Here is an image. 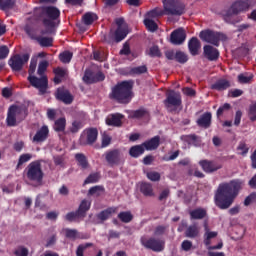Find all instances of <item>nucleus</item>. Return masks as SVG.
<instances>
[{
  "mask_svg": "<svg viewBox=\"0 0 256 256\" xmlns=\"http://www.w3.org/2000/svg\"><path fill=\"white\" fill-rule=\"evenodd\" d=\"M241 180H232L229 183L220 184L215 194V204L219 209H229L235 198L241 191Z\"/></svg>",
  "mask_w": 256,
  "mask_h": 256,
  "instance_id": "obj_1",
  "label": "nucleus"
},
{
  "mask_svg": "<svg viewBox=\"0 0 256 256\" xmlns=\"http://www.w3.org/2000/svg\"><path fill=\"white\" fill-rule=\"evenodd\" d=\"M109 98L120 105H128L133 99V81L125 80L117 83L109 94Z\"/></svg>",
  "mask_w": 256,
  "mask_h": 256,
  "instance_id": "obj_2",
  "label": "nucleus"
},
{
  "mask_svg": "<svg viewBox=\"0 0 256 256\" xmlns=\"http://www.w3.org/2000/svg\"><path fill=\"white\" fill-rule=\"evenodd\" d=\"M27 115H29L27 107L17 105L10 106L6 117L7 127H16L17 122L21 123V121L27 119Z\"/></svg>",
  "mask_w": 256,
  "mask_h": 256,
  "instance_id": "obj_3",
  "label": "nucleus"
},
{
  "mask_svg": "<svg viewBox=\"0 0 256 256\" xmlns=\"http://www.w3.org/2000/svg\"><path fill=\"white\" fill-rule=\"evenodd\" d=\"M164 14L181 17L185 14V4L181 0H162Z\"/></svg>",
  "mask_w": 256,
  "mask_h": 256,
  "instance_id": "obj_4",
  "label": "nucleus"
},
{
  "mask_svg": "<svg viewBox=\"0 0 256 256\" xmlns=\"http://www.w3.org/2000/svg\"><path fill=\"white\" fill-rule=\"evenodd\" d=\"M26 177L28 181L41 185L43 183V168H41V162H31L26 168Z\"/></svg>",
  "mask_w": 256,
  "mask_h": 256,
  "instance_id": "obj_5",
  "label": "nucleus"
},
{
  "mask_svg": "<svg viewBox=\"0 0 256 256\" xmlns=\"http://www.w3.org/2000/svg\"><path fill=\"white\" fill-rule=\"evenodd\" d=\"M199 37L205 43H210L215 47H219L220 41H227V35L221 32H215L211 29L202 30L199 34Z\"/></svg>",
  "mask_w": 256,
  "mask_h": 256,
  "instance_id": "obj_6",
  "label": "nucleus"
},
{
  "mask_svg": "<svg viewBox=\"0 0 256 256\" xmlns=\"http://www.w3.org/2000/svg\"><path fill=\"white\" fill-rule=\"evenodd\" d=\"M182 103H183V100L181 98V93L175 90H170L166 94L164 105L167 111H169V113H175V111H177V108L181 107Z\"/></svg>",
  "mask_w": 256,
  "mask_h": 256,
  "instance_id": "obj_7",
  "label": "nucleus"
},
{
  "mask_svg": "<svg viewBox=\"0 0 256 256\" xmlns=\"http://www.w3.org/2000/svg\"><path fill=\"white\" fill-rule=\"evenodd\" d=\"M42 15L47 17L42 20L44 27H55V21L61 17V11L55 6H46L42 8Z\"/></svg>",
  "mask_w": 256,
  "mask_h": 256,
  "instance_id": "obj_8",
  "label": "nucleus"
},
{
  "mask_svg": "<svg viewBox=\"0 0 256 256\" xmlns=\"http://www.w3.org/2000/svg\"><path fill=\"white\" fill-rule=\"evenodd\" d=\"M249 9V1L248 0H238L234 2L229 10L226 12L224 19L227 23H232L235 25L236 21H231L232 15H239L242 11H247Z\"/></svg>",
  "mask_w": 256,
  "mask_h": 256,
  "instance_id": "obj_9",
  "label": "nucleus"
},
{
  "mask_svg": "<svg viewBox=\"0 0 256 256\" xmlns=\"http://www.w3.org/2000/svg\"><path fill=\"white\" fill-rule=\"evenodd\" d=\"M140 243L145 249L154 251V253H161L165 249V241L155 237L147 238L143 236L140 239Z\"/></svg>",
  "mask_w": 256,
  "mask_h": 256,
  "instance_id": "obj_10",
  "label": "nucleus"
},
{
  "mask_svg": "<svg viewBox=\"0 0 256 256\" xmlns=\"http://www.w3.org/2000/svg\"><path fill=\"white\" fill-rule=\"evenodd\" d=\"M28 81L32 87L38 89L39 95H45L47 93V89H49V79L47 76H41L40 78L37 76H28Z\"/></svg>",
  "mask_w": 256,
  "mask_h": 256,
  "instance_id": "obj_11",
  "label": "nucleus"
},
{
  "mask_svg": "<svg viewBox=\"0 0 256 256\" xmlns=\"http://www.w3.org/2000/svg\"><path fill=\"white\" fill-rule=\"evenodd\" d=\"M29 57V54H16L9 59L8 65L11 67L12 71H23L24 65L29 63Z\"/></svg>",
  "mask_w": 256,
  "mask_h": 256,
  "instance_id": "obj_12",
  "label": "nucleus"
},
{
  "mask_svg": "<svg viewBox=\"0 0 256 256\" xmlns=\"http://www.w3.org/2000/svg\"><path fill=\"white\" fill-rule=\"evenodd\" d=\"M98 136L99 131L97 128H86L80 136V145H93Z\"/></svg>",
  "mask_w": 256,
  "mask_h": 256,
  "instance_id": "obj_13",
  "label": "nucleus"
},
{
  "mask_svg": "<svg viewBox=\"0 0 256 256\" xmlns=\"http://www.w3.org/2000/svg\"><path fill=\"white\" fill-rule=\"evenodd\" d=\"M165 57L169 61H176L177 63H180L181 65H185L187 61H189V56L183 51L177 50H168L165 52Z\"/></svg>",
  "mask_w": 256,
  "mask_h": 256,
  "instance_id": "obj_14",
  "label": "nucleus"
},
{
  "mask_svg": "<svg viewBox=\"0 0 256 256\" xmlns=\"http://www.w3.org/2000/svg\"><path fill=\"white\" fill-rule=\"evenodd\" d=\"M187 39V33L183 28H178L174 30L170 35V41L172 45H183Z\"/></svg>",
  "mask_w": 256,
  "mask_h": 256,
  "instance_id": "obj_15",
  "label": "nucleus"
},
{
  "mask_svg": "<svg viewBox=\"0 0 256 256\" xmlns=\"http://www.w3.org/2000/svg\"><path fill=\"white\" fill-rule=\"evenodd\" d=\"M57 101H61L65 105H71L73 103V95L65 88H58L55 93Z\"/></svg>",
  "mask_w": 256,
  "mask_h": 256,
  "instance_id": "obj_16",
  "label": "nucleus"
},
{
  "mask_svg": "<svg viewBox=\"0 0 256 256\" xmlns=\"http://www.w3.org/2000/svg\"><path fill=\"white\" fill-rule=\"evenodd\" d=\"M159 145H161V136L159 135L154 136L142 143V147H144L145 151H157V149H159Z\"/></svg>",
  "mask_w": 256,
  "mask_h": 256,
  "instance_id": "obj_17",
  "label": "nucleus"
},
{
  "mask_svg": "<svg viewBox=\"0 0 256 256\" xmlns=\"http://www.w3.org/2000/svg\"><path fill=\"white\" fill-rule=\"evenodd\" d=\"M199 165L200 167H202L205 173H213L215 171H218V169H221V167H223L221 163L216 161H200Z\"/></svg>",
  "mask_w": 256,
  "mask_h": 256,
  "instance_id": "obj_18",
  "label": "nucleus"
},
{
  "mask_svg": "<svg viewBox=\"0 0 256 256\" xmlns=\"http://www.w3.org/2000/svg\"><path fill=\"white\" fill-rule=\"evenodd\" d=\"M123 114L115 113L110 114L106 118V125L109 127H121L123 125Z\"/></svg>",
  "mask_w": 256,
  "mask_h": 256,
  "instance_id": "obj_19",
  "label": "nucleus"
},
{
  "mask_svg": "<svg viewBox=\"0 0 256 256\" xmlns=\"http://www.w3.org/2000/svg\"><path fill=\"white\" fill-rule=\"evenodd\" d=\"M113 213H117V207H109L102 210L100 213L96 214V217L100 222H94V224L99 225V223H105V221H107V219H109Z\"/></svg>",
  "mask_w": 256,
  "mask_h": 256,
  "instance_id": "obj_20",
  "label": "nucleus"
},
{
  "mask_svg": "<svg viewBox=\"0 0 256 256\" xmlns=\"http://www.w3.org/2000/svg\"><path fill=\"white\" fill-rule=\"evenodd\" d=\"M204 57L208 59V61H217L219 59V50L211 45H205L203 47Z\"/></svg>",
  "mask_w": 256,
  "mask_h": 256,
  "instance_id": "obj_21",
  "label": "nucleus"
},
{
  "mask_svg": "<svg viewBox=\"0 0 256 256\" xmlns=\"http://www.w3.org/2000/svg\"><path fill=\"white\" fill-rule=\"evenodd\" d=\"M130 119H149L151 113L145 107H140L137 110H132L129 114Z\"/></svg>",
  "mask_w": 256,
  "mask_h": 256,
  "instance_id": "obj_22",
  "label": "nucleus"
},
{
  "mask_svg": "<svg viewBox=\"0 0 256 256\" xmlns=\"http://www.w3.org/2000/svg\"><path fill=\"white\" fill-rule=\"evenodd\" d=\"M49 137V127L42 126L34 135L33 143H43Z\"/></svg>",
  "mask_w": 256,
  "mask_h": 256,
  "instance_id": "obj_23",
  "label": "nucleus"
},
{
  "mask_svg": "<svg viewBox=\"0 0 256 256\" xmlns=\"http://www.w3.org/2000/svg\"><path fill=\"white\" fill-rule=\"evenodd\" d=\"M211 119H213L211 112H205L198 118L196 123L198 127H202V129H209V127H211Z\"/></svg>",
  "mask_w": 256,
  "mask_h": 256,
  "instance_id": "obj_24",
  "label": "nucleus"
},
{
  "mask_svg": "<svg viewBox=\"0 0 256 256\" xmlns=\"http://www.w3.org/2000/svg\"><path fill=\"white\" fill-rule=\"evenodd\" d=\"M140 193H142L144 197H155V190L153 189V184L149 182H141Z\"/></svg>",
  "mask_w": 256,
  "mask_h": 256,
  "instance_id": "obj_25",
  "label": "nucleus"
},
{
  "mask_svg": "<svg viewBox=\"0 0 256 256\" xmlns=\"http://www.w3.org/2000/svg\"><path fill=\"white\" fill-rule=\"evenodd\" d=\"M188 49L191 55H199V49H201V42L197 37H192L188 42Z\"/></svg>",
  "mask_w": 256,
  "mask_h": 256,
  "instance_id": "obj_26",
  "label": "nucleus"
},
{
  "mask_svg": "<svg viewBox=\"0 0 256 256\" xmlns=\"http://www.w3.org/2000/svg\"><path fill=\"white\" fill-rule=\"evenodd\" d=\"M231 87V82L227 79H219L211 85V89L214 91H227Z\"/></svg>",
  "mask_w": 256,
  "mask_h": 256,
  "instance_id": "obj_27",
  "label": "nucleus"
},
{
  "mask_svg": "<svg viewBox=\"0 0 256 256\" xmlns=\"http://www.w3.org/2000/svg\"><path fill=\"white\" fill-rule=\"evenodd\" d=\"M204 245L206 247H209L211 245V239H215L219 233L215 231H210L209 226L207 225V222L204 223Z\"/></svg>",
  "mask_w": 256,
  "mask_h": 256,
  "instance_id": "obj_28",
  "label": "nucleus"
},
{
  "mask_svg": "<svg viewBox=\"0 0 256 256\" xmlns=\"http://www.w3.org/2000/svg\"><path fill=\"white\" fill-rule=\"evenodd\" d=\"M207 217V210L204 208H196L190 211V219L201 220Z\"/></svg>",
  "mask_w": 256,
  "mask_h": 256,
  "instance_id": "obj_29",
  "label": "nucleus"
},
{
  "mask_svg": "<svg viewBox=\"0 0 256 256\" xmlns=\"http://www.w3.org/2000/svg\"><path fill=\"white\" fill-rule=\"evenodd\" d=\"M145 153V148L143 144L132 146L129 149V155L130 157H133L134 159H137L138 157H141Z\"/></svg>",
  "mask_w": 256,
  "mask_h": 256,
  "instance_id": "obj_30",
  "label": "nucleus"
},
{
  "mask_svg": "<svg viewBox=\"0 0 256 256\" xmlns=\"http://www.w3.org/2000/svg\"><path fill=\"white\" fill-rule=\"evenodd\" d=\"M65 219H66V221H69V223H73V222L79 223V221H83V219H85V218L81 213H79L76 210V211L67 213L65 216Z\"/></svg>",
  "mask_w": 256,
  "mask_h": 256,
  "instance_id": "obj_31",
  "label": "nucleus"
},
{
  "mask_svg": "<svg viewBox=\"0 0 256 256\" xmlns=\"http://www.w3.org/2000/svg\"><path fill=\"white\" fill-rule=\"evenodd\" d=\"M106 161H119L121 159V150L114 149L105 153Z\"/></svg>",
  "mask_w": 256,
  "mask_h": 256,
  "instance_id": "obj_32",
  "label": "nucleus"
},
{
  "mask_svg": "<svg viewBox=\"0 0 256 256\" xmlns=\"http://www.w3.org/2000/svg\"><path fill=\"white\" fill-rule=\"evenodd\" d=\"M125 37H127V29L121 26L117 27V29L114 32V39L116 43H121V41H123Z\"/></svg>",
  "mask_w": 256,
  "mask_h": 256,
  "instance_id": "obj_33",
  "label": "nucleus"
},
{
  "mask_svg": "<svg viewBox=\"0 0 256 256\" xmlns=\"http://www.w3.org/2000/svg\"><path fill=\"white\" fill-rule=\"evenodd\" d=\"M185 237L189 239H195V237H199V227L196 224L190 225L185 231Z\"/></svg>",
  "mask_w": 256,
  "mask_h": 256,
  "instance_id": "obj_34",
  "label": "nucleus"
},
{
  "mask_svg": "<svg viewBox=\"0 0 256 256\" xmlns=\"http://www.w3.org/2000/svg\"><path fill=\"white\" fill-rule=\"evenodd\" d=\"M91 209V202L89 200L84 199L81 201L77 211L84 216V218L87 217V211Z\"/></svg>",
  "mask_w": 256,
  "mask_h": 256,
  "instance_id": "obj_35",
  "label": "nucleus"
},
{
  "mask_svg": "<svg viewBox=\"0 0 256 256\" xmlns=\"http://www.w3.org/2000/svg\"><path fill=\"white\" fill-rule=\"evenodd\" d=\"M36 41L40 47H53V37L38 36Z\"/></svg>",
  "mask_w": 256,
  "mask_h": 256,
  "instance_id": "obj_36",
  "label": "nucleus"
},
{
  "mask_svg": "<svg viewBox=\"0 0 256 256\" xmlns=\"http://www.w3.org/2000/svg\"><path fill=\"white\" fill-rule=\"evenodd\" d=\"M65 127H67V120L65 119V117L57 119L54 123V130L57 133L65 131Z\"/></svg>",
  "mask_w": 256,
  "mask_h": 256,
  "instance_id": "obj_37",
  "label": "nucleus"
},
{
  "mask_svg": "<svg viewBox=\"0 0 256 256\" xmlns=\"http://www.w3.org/2000/svg\"><path fill=\"white\" fill-rule=\"evenodd\" d=\"M165 15V10L161 8H154L147 12L146 17L147 19H157V17H163Z\"/></svg>",
  "mask_w": 256,
  "mask_h": 256,
  "instance_id": "obj_38",
  "label": "nucleus"
},
{
  "mask_svg": "<svg viewBox=\"0 0 256 256\" xmlns=\"http://www.w3.org/2000/svg\"><path fill=\"white\" fill-rule=\"evenodd\" d=\"M144 25L150 33H155V31L159 29V25H157V23L151 18H145Z\"/></svg>",
  "mask_w": 256,
  "mask_h": 256,
  "instance_id": "obj_39",
  "label": "nucleus"
},
{
  "mask_svg": "<svg viewBox=\"0 0 256 256\" xmlns=\"http://www.w3.org/2000/svg\"><path fill=\"white\" fill-rule=\"evenodd\" d=\"M183 140L188 143V145H194L197 147L199 145V136L195 134L185 135L183 136Z\"/></svg>",
  "mask_w": 256,
  "mask_h": 256,
  "instance_id": "obj_40",
  "label": "nucleus"
},
{
  "mask_svg": "<svg viewBox=\"0 0 256 256\" xmlns=\"http://www.w3.org/2000/svg\"><path fill=\"white\" fill-rule=\"evenodd\" d=\"M82 19H83L84 25H93V23L97 21L98 17L96 16V14L88 12L83 15Z\"/></svg>",
  "mask_w": 256,
  "mask_h": 256,
  "instance_id": "obj_41",
  "label": "nucleus"
},
{
  "mask_svg": "<svg viewBox=\"0 0 256 256\" xmlns=\"http://www.w3.org/2000/svg\"><path fill=\"white\" fill-rule=\"evenodd\" d=\"M118 219H120L122 223H131L133 221V214H131L130 211L120 212Z\"/></svg>",
  "mask_w": 256,
  "mask_h": 256,
  "instance_id": "obj_42",
  "label": "nucleus"
},
{
  "mask_svg": "<svg viewBox=\"0 0 256 256\" xmlns=\"http://www.w3.org/2000/svg\"><path fill=\"white\" fill-rule=\"evenodd\" d=\"M101 179V174L98 172L90 174L83 183V186L89 185L91 183H98V181Z\"/></svg>",
  "mask_w": 256,
  "mask_h": 256,
  "instance_id": "obj_43",
  "label": "nucleus"
},
{
  "mask_svg": "<svg viewBox=\"0 0 256 256\" xmlns=\"http://www.w3.org/2000/svg\"><path fill=\"white\" fill-rule=\"evenodd\" d=\"M128 73H129V75H132V76L133 75H143L144 73H147V66L142 65V66L130 68Z\"/></svg>",
  "mask_w": 256,
  "mask_h": 256,
  "instance_id": "obj_44",
  "label": "nucleus"
},
{
  "mask_svg": "<svg viewBox=\"0 0 256 256\" xmlns=\"http://www.w3.org/2000/svg\"><path fill=\"white\" fill-rule=\"evenodd\" d=\"M83 127H85V124L83 123L82 120H74L72 122V126L70 127V132L71 133H79V131H81V129H83Z\"/></svg>",
  "mask_w": 256,
  "mask_h": 256,
  "instance_id": "obj_45",
  "label": "nucleus"
},
{
  "mask_svg": "<svg viewBox=\"0 0 256 256\" xmlns=\"http://www.w3.org/2000/svg\"><path fill=\"white\" fill-rule=\"evenodd\" d=\"M59 59L61 63H71V59H73V53L70 51H64L59 54Z\"/></svg>",
  "mask_w": 256,
  "mask_h": 256,
  "instance_id": "obj_46",
  "label": "nucleus"
},
{
  "mask_svg": "<svg viewBox=\"0 0 256 256\" xmlns=\"http://www.w3.org/2000/svg\"><path fill=\"white\" fill-rule=\"evenodd\" d=\"M101 193H105L103 186H94L88 190V195H96V197H101Z\"/></svg>",
  "mask_w": 256,
  "mask_h": 256,
  "instance_id": "obj_47",
  "label": "nucleus"
},
{
  "mask_svg": "<svg viewBox=\"0 0 256 256\" xmlns=\"http://www.w3.org/2000/svg\"><path fill=\"white\" fill-rule=\"evenodd\" d=\"M83 81L84 83L88 84L95 83V73H93V71L91 70H86L83 77Z\"/></svg>",
  "mask_w": 256,
  "mask_h": 256,
  "instance_id": "obj_48",
  "label": "nucleus"
},
{
  "mask_svg": "<svg viewBox=\"0 0 256 256\" xmlns=\"http://www.w3.org/2000/svg\"><path fill=\"white\" fill-rule=\"evenodd\" d=\"M24 31H25V33L28 35V37H30V39H33L34 41H36L37 38L39 37V36H37V35L35 34V28H33V26H31V25H29V24H27V25L24 27Z\"/></svg>",
  "mask_w": 256,
  "mask_h": 256,
  "instance_id": "obj_49",
  "label": "nucleus"
},
{
  "mask_svg": "<svg viewBox=\"0 0 256 256\" xmlns=\"http://www.w3.org/2000/svg\"><path fill=\"white\" fill-rule=\"evenodd\" d=\"M248 117L250 121L252 122L256 121V101L250 104L249 110H248Z\"/></svg>",
  "mask_w": 256,
  "mask_h": 256,
  "instance_id": "obj_50",
  "label": "nucleus"
},
{
  "mask_svg": "<svg viewBox=\"0 0 256 256\" xmlns=\"http://www.w3.org/2000/svg\"><path fill=\"white\" fill-rule=\"evenodd\" d=\"M89 247H93V243H85V244H80L78 247H77V250H76V256H84L83 253H85V249H89Z\"/></svg>",
  "mask_w": 256,
  "mask_h": 256,
  "instance_id": "obj_51",
  "label": "nucleus"
},
{
  "mask_svg": "<svg viewBox=\"0 0 256 256\" xmlns=\"http://www.w3.org/2000/svg\"><path fill=\"white\" fill-rule=\"evenodd\" d=\"M15 5V0H0V9L2 11H7V9H11Z\"/></svg>",
  "mask_w": 256,
  "mask_h": 256,
  "instance_id": "obj_52",
  "label": "nucleus"
},
{
  "mask_svg": "<svg viewBox=\"0 0 256 256\" xmlns=\"http://www.w3.org/2000/svg\"><path fill=\"white\" fill-rule=\"evenodd\" d=\"M48 65L49 63L47 61H42L39 63L37 73L40 75V77H46L45 72L47 71Z\"/></svg>",
  "mask_w": 256,
  "mask_h": 256,
  "instance_id": "obj_53",
  "label": "nucleus"
},
{
  "mask_svg": "<svg viewBox=\"0 0 256 256\" xmlns=\"http://www.w3.org/2000/svg\"><path fill=\"white\" fill-rule=\"evenodd\" d=\"M237 151L240 153V155H247L249 153V146H247L245 141H241L237 147Z\"/></svg>",
  "mask_w": 256,
  "mask_h": 256,
  "instance_id": "obj_54",
  "label": "nucleus"
},
{
  "mask_svg": "<svg viewBox=\"0 0 256 256\" xmlns=\"http://www.w3.org/2000/svg\"><path fill=\"white\" fill-rule=\"evenodd\" d=\"M146 177L150 180V181H161V174H159V172H147L146 173Z\"/></svg>",
  "mask_w": 256,
  "mask_h": 256,
  "instance_id": "obj_55",
  "label": "nucleus"
},
{
  "mask_svg": "<svg viewBox=\"0 0 256 256\" xmlns=\"http://www.w3.org/2000/svg\"><path fill=\"white\" fill-rule=\"evenodd\" d=\"M14 255L16 256H29V249L24 246H19L15 251Z\"/></svg>",
  "mask_w": 256,
  "mask_h": 256,
  "instance_id": "obj_56",
  "label": "nucleus"
},
{
  "mask_svg": "<svg viewBox=\"0 0 256 256\" xmlns=\"http://www.w3.org/2000/svg\"><path fill=\"white\" fill-rule=\"evenodd\" d=\"M161 50L159 49V46L154 45L150 47L149 49V56L150 57H161Z\"/></svg>",
  "mask_w": 256,
  "mask_h": 256,
  "instance_id": "obj_57",
  "label": "nucleus"
},
{
  "mask_svg": "<svg viewBox=\"0 0 256 256\" xmlns=\"http://www.w3.org/2000/svg\"><path fill=\"white\" fill-rule=\"evenodd\" d=\"M188 175L198 177V179H203V177H205V174H203V172L197 170V168H190L188 170Z\"/></svg>",
  "mask_w": 256,
  "mask_h": 256,
  "instance_id": "obj_58",
  "label": "nucleus"
},
{
  "mask_svg": "<svg viewBox=\"0 0 256 256\" xmlns=\"http://www.w3.org/2000/svg\"><path fill=\"white\" fill-rule=\"evenodd\" d=\"M251 203H256V192L251 193L244 200L245 207H249Z\"/></svg>",
  "mask_w": 256,
  "mask_h": 256,
  "instance_id": "obj_59",
  "label": "nucleus"
},
{
  "mask_svg": "<svg viewBox=\"0 0 256 256\" xmlns=\"http://www.w3.org/2000/svg\"><path fill=\"white\" fill-rule=\"evenodd\" d=\"M253 79V75L245 76V74L238 75V83L245 85Z\"/></svg>",
  "mask_w": 256,
  "mask_h": 256,
  "instance_id": "obj_60",
  "label": "nucleus"
},
{
  "mask_svg": "<svg viewBox=\"0 0 256 256\" xmlns=\"http://www.w3.org/2000/svg\"><path fill=\"white\" fill-rule=\"evenodd\" d=\"M243 95V90L241 89H232L228 91V97H232V99H237V97H241Z\"/></svg>",
  "mask_w": 256,
  "mask_h": 256,
  "instance_id": "obj_61",
  "label": "nucleus"
},
{
  "mask_svg": "<svg viewBox=\"0 0 256 256\" xmlns=\"http://www.w3.org/2000/svg\"><path fill=\"white\" fill-rule=\"evenodd\" d=\"M231 109V104L225 103L224 105L220 106L216 112L217 117H221L225 111H229Z\"/></svg>",
  "mask_w": 256,
  "mask_h": 256,
  "instance_id": "obj_62",
  "label": "nucleus"
},
{
  "mask_svg": "<svg viewBox=\"0 0 256 256\" xmlns=\"http://www.w3.org/2000/svg\"><path fill=\"white\" fill-rule=\"evenodd\" d=\"M65 231L67 239H77V235H79V232L75 229L67 228Z\"/></svg>",
  "mask_w": 256,
  "mask_h": 256,
  "instance_id": "obj_63",
  "label": "nucleus"
},
{
  "mask_svg": "<svg viewBox=\"0 0 256 256\" xmlns=\"http://www.w3.org/2000/svg\"><path fill=\"white\" fill-rule=\"evenodd\" d=\"M7 57H9V47L0 46V59H7Z\"/></svg>",
  "mask_w": 256,
  "mask_h": 256,
  "instance_id": "obj_64",
  "label": "nucleus"
}]
</instances>
